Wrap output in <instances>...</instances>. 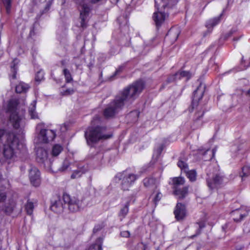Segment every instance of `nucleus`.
Masks as SVG:
<instances>
[{
    "label": "nucleus",
    "mask_w": 250,
    "mask_h": 250,
    "mask_svg": "<svg viewBox=\"0 0 250 250\" xmlns=\"http://www.w3.org/2000/svg\"><path fill=\"white\" fill-rule=\"evenodd\" d=\"M226 225L225 226H222V229H224V230L226 228Z\"/></svg>",
    "instance_id": "nucleus-55"
},
{
    "label": "nucleus",
    "mask_w": 250,
    "mask_h": 250,
    "mask_svg": "<svg viewBox=\"0 0 250 250\" xmlns=\"http://www.w3.org/2000/svg\"><path fill=\"white\" fill-rule=\"evenodd\" d=\"M123 67L120 66L114 72V73L110 76V79L111 80H113L115 79V77L116 75L119 74L123 71Z\"/></svg>",
    "instance_id": "nucleus-37"
},
{
    "label": "nucleus",
    "mask_w": 250,
    "mask_h": 250,
    "mask_svg": "<svg viewBox=\"0 0 250 250\" xmlns=\"http://www.w3.org/2000/svg\"><path fill=\"white\" fill-rule=\"evenodd\" d=\"M18 63V60L17 59H14L11 65V71L12 73V79H16V74L17 72V64Z\"/></svg>",
    "instance_id": "nucleus-23"
},
{
    "label": "nucleus",
    "mask_w": 250,
    "mask_h": 250,
    "mask_svg": "<svg viewBox=\"0 0 250 250\" xmlns=\"http://www.w3.org/2000/svg\"><path fill=\"white\" fill-rule=\"evenodd\" d=\"M164 87H165V85H163L162 86V87L161 88V89H162V88H164Z\"/></svg>",
    "instance_id": "nucleus-57"
},
{
    "label": "nucleus",
    "mask_w": 250,
    "mask_h": 250,
    "mask_svg": "<svg viewBox=\"0 0 250 250\" xmlns=\"http://www.w3.org/2000/svg\"><path fill=\"white\" fill-rule=\"evenodd\" d=\"M108 128L100 123V119L96 117L91 121V125L84 132L87 144L93 147L100 141L110 138L112 134L107 133Z\"/></svg>",
    "instance_id": "nucleus-2"
},
{
    "label": "nucleus",
    "mask_w": 250,
    "mask_h": 250,
    "mask_svg": "<svg viewBox=\"0 0 250 250\" xmlns=\"http://www.w3.org/2000/svg\"><path fill=\"white\" fill-rule=\"evenodd\" d=\"M177 165L184 172L188 169V164L183 161L179 160L177 163Z\"/></svg>",
    "instance_id": "nucleus-35"
},
{
    "label": "nucleus",
    "mask_w": 250,
    "mask_h": 250,
    "mask_svg": "<svg viewBox=\"0 0 250 250\" xmlns=\"http://www.w3.org/2000/svg\"><path fill=\"white\" fill-rule=\"evenodd\" d=\"M130 235V232L128 230L122 231L120 232V236L122 237L129 238Z\"/></svg>",
    "instance_id": "nucleus-46"
},
{
    "label": "nucleus",
    "mask_w": 250,
    "mask_h": 250,
    "mask_svg": "<svg viewBox=\"0 0 250 250\" xmlns=\"http://www.w3.org/2000/svg\"><path fill=\"white\" fill-rule=\"evenodd\" d=\"M103 239L99 237L97 240L95 244L90 248V250H102Z\"/></svg>",
    "instance_id": "nucleus-28"
},
{
    "label": "nucleus",
    "mask_w": 250,
    "mask_h": 250,
    "mask_svg": "<svg viewBox=\"0 0 250 250\" xmlns=\"http://www.w3.org/2000/svg\"><path fill=\"white\" fill-rule=\"evenodd\" d=\"M174 214L177 221L183 220L186 216V209L185 205L178 203L174 209Z\"/></svg>",
    "instance_id": "nucleus-15"
},
{
    "label": "nucleus",
    "mask_w": 250,
    "mask_h": 250,
    "mask_svg": "<svg viewBox=\"0 0 250 250\" xmlns=\"http://www.w3.org/2000/svg\"><path fill=\"white\" fill-rule=\"evenodd\" d=\"M7 112L10 113L9 121L15 129L20 126L22 117L17 112V104L15 102L10 101L7 106Z\"/></svg>",
    "instance_id": "nucleus-7"
},
{
    "label": "nucleus",
    "mask_w": 250,
    "mask_h": 250,
    "mask_svg": "<svg viewBox=\"0 0 250 250\" xmlns=\"http://www.w3.org/2000/svg\"><path fill=\"white\" fill-rule=\"evenodd\" d=\"M43 78V72L42 71H38L35 77L36 81H41Z\"/></svg>",
    "instance_id": "nucleus-38"
},
{
    "label": "nucleus",
    "mask_w": 250,
    "mask_h": 250,
    "mask_svg": "<svg viewBox=\"0 0 250 250\" xmlns=\"http://www.w3.org/2000/svg\"><path fill=\"white\" fill-rule=\"evenodd\" d=\"M63 73L64 75L66 82L70 83L72 80V78L69 70L66 68L64 69L63 70Z\"/></svg>",
    "instance_id": "nucleus-32"
},
{
    "label": "nucleus",
    "mask_w": 250,
    "mask_h": 250,
    "mask_svg": "<svg viewBox=\"0 0 250 250\" xmlns=\"http://www.w3.org/2000/svg\"><path fill=\"white\" fill-rule=\"evenodd\" d=\"M29 85L23 82H20L19 84L16 86V92L18 93L26 92L29 89Z\"/></svg>",
    "instance_id": "nucleus-20"
},
{
    "label": "nucleus",
    "mask_w": 250,
    "mask_h": 250,
    "mask_svg": "<svg viewBox=\"0 0 250 250\" xmlns=\"http://www.w3.org/2000/svg\"><path fill=\"white\" fill-rule=\"evenodd\" d=\"M53 3V0H49L45 6L44 10H43V13L47 12L50 8L51 6Z\"/></svg>",
    "instance_id": "nucleus-40"
},
{
    "label": "nucleus",
    "mask_w": 250,
    "mask_h": 250,
    "mask_svg": "<svg viewBox=\"0 0 250 250\" xmlns=\"http://www.w3.org/2000/svg\"><path fill=\"white\" fill-rule=\"evenodd\" d=\"M86 169H77L75 170L71 175L72 179H75L80 177L82 174L86 171Z\"/></svg>",
    "instance_id": "nucleus-30"
},
{
    "label": "nucleus",
    "mask_w": 250,
    "mask_h": 250,
    "mask_svg": "<svg viewBox=\"0 0 250 250\" xmlns=\"http://www.w3.org/2000/svg\"><path fill=\"white\" fill-rule=\"evenodd\" d=\"M146 246L144 243L141 242L138 243L135 248V250H146Z\"/></svg>",
    "instance_id": "nucleus-39"
},
{
    "label": "nucleus",
    "mask_w": 250,
    "mask_h": 250,
    "mask_svg": "<svg viewBox=\"0 0 250 250\" xmlns=\"http://www.w3.org/2000/svg\"><path fill=\"white\" fill-rule=\"evenodd\" d=\"M176 79H177V77L176 76V73H175L174 75H172V76L169 77L167 79V81L166 82V84H168L169 83H170L174 81Z\"/></svg>",
    "instance_id": "nucleus-44"
},
{
    "label": "nucleus",
    "mask_w": 250,
    "mask_h": 250,
    "mask_svg": "<svg viewBox=\"0 0 250 250\" xmlns=\"http://www.w3.org/2000/svg\"><path fill=\"white\" fill-rule=\"evenodd\" d=\"M4 139L3 153L4 157L10 159L15 155L20 145V140L16 134L12 131L6 132L0 127V143Z\"/></svg>",
    "instance_id": "nucleus-3"
},
{
    "label": "nucleus",
    "mask_w": 250,
    "mask_h": 250,
    "mask_svg": "<svg viewBox=\"0 0 250 250\" xmlns=\"http://www.w3.org/2000/svg\"><path fill=\"white\" fill-rule=\"evenodd\" d=\"M179 0H161V8L159 7L157 0H155V7L157 11L153 14V19L157 28L161 26L167 16V10L173 8L177 4Z\"/></svg>",
    "instance_id": "nucleus-4"
},
{
    "label": "nucleus",
    "mask_w": 250,
    "mask_h": 250,
    "mask_svg": "<svg viewBox=\"0 0 250 250\" xmlns=\"http://www.w3.org/2000/svg\"><path fill=\"white\" fill-rule=\"evenodd\" d=\"M34 208V203L30 201L29 200H28L25 205V209L26 210L27 213L28 215H31L33 213Z\"/></svg>",
    "instance_id": "nucleus-29"
},
{
    "label": "nucleus",
    "mask_w": 250,
    "mask_h": 250,
    "mask_svg": "<svg viewBox=\"0 0 250 250\" xmlns=\"http://www.w3.org/2000/svg\"><path fill=\"white\" fill-rule=\"evenodd\" d=\"M129 202H127L125 203V206L120 209L118 213V216L120 217V220L121 221H122L127 214L129 210Z\"/></svg>",
    "instance_id": "nucleus-19"
},
{
    "label": "nucleus",
    "mask_w": 250,
    "mask_h": 250,
    "mask_svg": "<svg viewBox=\"0 0 250 250\" xmlns=\"http://www.w3.org/2000/svg\"><path fill=\"white\" fill-rule=\"evenodd\" d=\"M205 111L203 110L198 111L194 116V124H198L201 118L203 116Z\"/></svg>",
    "instance_id": "nucleus-31"
},
{
    "label": "nucleus",
    "mask_w": 250,
    "mask_h": 250,
    "mask_svg": "<svg viewBox=\"0 0 250 250\" xmlns=\"http://www.w3.org/2000/svg\"><path fill=\"white\" fill-rule=\"evenodd\" d=\"M7 198V195L5 192L0 191V203L3 202Z\"/></svg>",
    "instance_id": "nucleus-43"
},
{
    "label": "nucleus",
    "mask_w": 250,
    "mask_h": 250,
    "mask_svg": "<svg viewBox=\"0 0 250 250\" xmlns=\"http://www.w3.org/2000/svg\"><path fill=\"white\" fill-rule=\"evenodd\" d=\"M56 136L53 130L40 129L38 136V143L46 144L53 141Z\"/></svg>",
    "instance_id": "nucleus-9"
},
{
    "label": "nucleus",
    "mask_w": 250,
    "mask_h": 250,
    "mask_svg": "<svg viewBox=\"0 0 250 250\" xmlns=\"http://www.w3.org/2000/svg\"><path fill=\"white\" fill-rule=\"evenodd\" d=\"M36 160L40 164H44V166L52 168V162L48 159V152L44 148L39 147L36 150Z\"/></svg>",
    "instance_id": "nucleus-11"
},
{
    "label": "nucleus",
    "mask_w": 250,
    "mask_h": 250,
    "mask_svg": "<svg viewBox=\"0 0 250 250\" xmlns=\"http://www.w3.org/2000/svg\"><path fill=\"white\" fill-rule=\"evenodd\" d=\"M138 178V176L137 175L128 172L126 170L118 172L115 176V179L117 182L121 181V188L124 191L128 190Z\"/></svg>",
    "instance_id": "nucleus-5"
},
{
    "label": "nucleus",
    "mask_w": 250,
    "mask_h": 250,
    "mask_svg": "<svg viewBox=\"0 0 250 250\" xmlns=\"http://www.w3.org/2000/svg\"><path fill=\"white\" fill-rule=\"evenodd\" d=\"M198 226L197 229L196 230V233L194 235H193L191 236V238H193L198 235H199L200 234H201L202 230L203 229H204L206 227L205 223L204 221H201L199 222H197L196 223Z\"/></svg>",
    "instance_id": "nucleus-27"
},
{
    "label": "nucleus",
    "mask_w": 250,
    "mask_h": 250,
    "mask_svg": "<svg viewBox=\"0 0 250 250\" xmlns=\"http://www.w3.org/2000/svg\"><path fill=\"white\" fill-rule=\"evenodd\" d=\"M208 151H209V149H207V151L204 152V155H205Z\"/></svg>",
    "instance_id": "nucleus-56"
},
{
    "label": "nucleus",
    "mask_w": 250,
    "mask_h": 250,
    "mask_svg": "<svg viewBox=\"0 0 250 250\" xmlns=\"http://www.w3.org/2000/svg\"><path fill=\"white\" fill-rule=\"evenodd\" d=\"M36 105V101H33L29 107V113L32 119H36L38 118V115L35 111Z\"/></svg>",
    "instance_id": "nucleus-21"
},
{
    "label": "nucleus",
    "mask_w": 250,
    "mask_h": 250,
    "mask_svg": "<svg viewBox=\"0 0 250 250\" xmlns=\"http://www.w3.org/2000/svg\"><path fill=\"white\" fill-rule=\"evenodd\" d=\"M62 200L64 203V206H67L68 210L71 212H77L83 208L84 204L83 200L79 199L76 196L64 193Z\"/></svg>",
    "instance_id": "nucleus-6"
},
{
    "label": "nucleus",
    "mask_w": 250,
    "mask_h": 250,
    "mask_svg": "<svg viewBox=\"0 0 250 250\" xmlns=\"http://www.w3.org/2000/svg\"><path fill=\"white\" fill-rule=\"evenodd\" d=\"M65 208L64 204H63L61 199L58 198L57 200L51 201L50 209L55 213H61L63 212Z\"/></svg>",
    "instance_id": "nucleus-16"
},
{
    "label": "nucleus",
    "mask_w": 250,
    "mask_h": 250,
    "mask_svg": "<svg viewBox=\"0 0 250 250\" xmlns=\"http://www.w3.org/2000/svg\"><path fill=\"white\" fill-rule=\"evenodd\" d=\"M62 150L63 147L61 145L59 144L54 145L51 151L52 156L56 157L58 156Z\"/></svg>",
    "instance_id": "nucleus-22"
},
{
    "label": "nucleus",
    "mask_w": 250,
    "mask_h": 250,
    "mask_svg": "<svg viewBox=\"0 0 250 250\" xmlns=\"http://www.w3.org/2000/svg\"><path fill=\"white\" fill-rule=\"evenodd\" d=\"M215 149H213L212 150V155L213 156L214 155V153H215Z\"/></svg>",
    "instance_id": "nucleus-54"
},
{
    "label": "nucleus",
    "mask_w": 250,
    "mask_h": 250,
    "mask_svg": "<svg viewBox=\"0 0 250 250\" xmlns=\"http://www.w3.org/2000/svg\"><path fill=\"white\" fill-rule=\"evenodd\" d=\"M68 167H69V164H68V162L64 161L63 163L62 167H60L58 169V170L60 171H63L65 170L66 169H67Z\"/></svg>",
    "instance_id": "nucleus-42"
},
{
    "label": "nucleus",
    "mask_w": 250,
    "mask_h": 250,
    "mask_svg": "<svg viewBox=\"0 0 250 250\" xmlns=\"http://www.w3.org/2000/svg\"><path fill=\"white\" fill-rule=\"evenodd\" d=\"M39 127H40V126H39V125H38V126H37V129H39Z\"/></svg>",
    "instance_id": "nucleus-58"
},
{
    "label": "nucleus",
    "mask_w": 250,
    "mask_h": 250,
    "mask_svg": "<svg viewBox=\"0 0 250 250\" xmlns=\"http://www.w3.org/2000/svg\"><path fill=\"white\" fill-rule=\"evenodd\" d=\"M236 31L235 29H231L226 35V37L229 38Z\"/></svg>",
    "instance_id": "nucleus-48"
},
{
    "label": "nucleus",
    "mask_w": 250,
    "mask_h": 250,
    "mask_svg": "<svg viewBox=\"0 0 250 250\" xmlns=\"http://www.w3.org/2000/svg\"><path fill=\"white\" fill-rule=\"evenodd\" d=\"M223 181V176L220 174H216L212 178L207 179V183L210 189H214L219 187Z\"/></svg>",
    "instance_id": "nucleus-13"
},
{
    "label": "nucleus",
    "mask_w": 250,
    "mask_h": 250,
    "mask_svg": "<svg viewBox=\"0 0 250 250\" xmlns=\"http://www.w3.org/2000/svg\"><path fill=\"white\" fill-rule=\"evenodd\" d=\"M16 207V203L13 200H9L8 202L4 205V212L7 215H10Z\"/></svg>",
    "instance_id": "nucleus-18"
},
{
    "label": "nucleus",
    "mask_w": 250,
    "mask_h": 250,
    "mask_svg": "<svg viewBox=\"0 0 250 250\" xmlns=\"http://www.w3.org/2000/svg\"><path fill=\"white\" fill-rule=\"evenodd\" d=\"M119 0H116V1L118 2Z\"/></svg>",
    "instance_id": "nucleus-60"
},
{
    "label": "nucleus",
    "mask_w": 250,
    "mask_h": 250,
    "mask_svg": "<svg viewBox=\"0 0 250 250\" xmlns=\"http://www.w3.org/2000/svg\"><path fill=\"white\" fill-rule=\"evenodd\" d=\"M34 26H33L32 27V28L31 29L30 31L29 35H30V36H32L34 35Z\"/></svg>",
    "instance_id": "nucleus-49"
},
{
    "label": "nucleus",
    "mask_w": 250,
    "mask_h": 250,
    "mask_svg": "<svg viewBox=\"0 0 250 250\" xmlns=\"http://www.w3.org/2000/svg\"><path fill=\"white\" fill-rule=\"evenodd\" d=\"M205 86L201 83L193 93L192 104L197 105L199 101L202 99L205 90Z\"/></svg>",
    "instance_id": "nucleus-14"
},
{
    "label": "nucleus",
    "mask_w": 250,
    "mask_h": 250,
    "mask_svg": "<svg viewBox=\"0 0 250 250\" xmlns=\"http://www.w3.org/2000/svg\"><path fill=\"white\" fill-rule=\"evenodd\" d=\"M239 39V38H234L233 41H237Z\"/></svg>",
    "instance_id": "nucleus-51"
},
{
    "label": "nucleus",
    "mask_w": 250,
    "mask_h": 250,
    "mask_svg": "<svg viewBox=\"0 0 250 250\" xmlns=\"http://www.w3.org/2000/svg\"><path fill=\"white\" fill-rule=\"evenodd\" d=\"M222 15L223 13L221 14L219 17L210 19L207 21L206 27L208 28V32L209 33L211 32L212 28L220 22V18Z\"/></svg>",
    "instance_id": "nucleus-17"
},
{
    "label": "nucleus",
    "mask_w": 250,
    "mask_h": 250,
    "mask_svg": "<svg viewBox=\"0 0 250 250\" xmlns=\"http://www.w3.org/2000/svg\"><path fill=\"white\" fill-rule=\"evenodd\" d=\"M199 124L200 125H202V123H199Z\"/></svg>",
    "instance_id": "nucleus-59"
},
{
    "label": "nucleus",
    "mask_w": 250,
    "mask_h": 250,
    "mask_svg": "<svg viewBox=\"0 0 250 250\" xmlns=\"http://www.w3.org/2000/svg\"><path fill=\"white\" fill-rule=\"evenodd\" d=\"M159 153H161V151H162V150H163V147H162V146H161V147L159 148Z\"/></svg>",
    "instance_id": "nucleus-52"
},
{
    "label": "nucleus",
    "mask_w": 250,
    "mask_h": 250,
    "mask_svg": "<svg viewBox=\"0 0 250 250\" xmlns=\"http://www.w3.org/2000/svg\"><path fill=\"white\" fill-rule=\"evenodd\" d=\"M162 196L163 195L160 191L157 192L155 197L153 199V202L155 204V207L157 205L158 203L160 201Z\"/></svg>",
    "instance_id": "nucleus-36"
},
{
    "label": "nucleus",
    "mask_w": 250,
    "mask_h": 250,
    "mask_svg": "<svg viewBox=\"0 0 250 250\" xmlns=\"http://www.w3.org/2000/svg\"><path fill=\"white\" fill-rule=\"evenodd\" d=\"M145 82L139 80L120 91L104 110L105 118H111L121 111L125 105H130L142 92L145 88Z\"/></svg>",
    "instance_id": "nucleus-1"
},
{
    "label": "nucleus",
    "mask_w": 250,
    "mask_h": 250,
    "mask_svg": "<svg viewBox=\"0 0 250 250\" xmlns=\"http://www.w3.org/2000/svg\"><path fill=\"white\" fill-rule=\"evenodd\" d=\"M74 93V90L73 89H67L65 90H63L61 91V94L63 96H67L71 94H72Z\"/></svg>",
    "instance_id": "nucleus-41"
},
{
    "label": "nucleus",
    "mask_w": 250,
    "mask_h": 250,
    "mask_svg": "<svg viewBox=\"0 0 250 250\" xmlns=\"http://www.w3.org/2000/svg\"><path fill=\"white\" fill-rule=\"evenodd\" d=\"M247 94L249 95H250V88L247 91Z\"/></svg>",
    "instance_id": "nucleus-53"
},
{
    "label": "nucleus",
    "mask_w": 250,
    "mask_h": 250,
    "mask_svg": "<svg viewBox=\"0 0 250 250\" xmlns=\"http://www.w3.org/2000/svg\"><path fill=\"white\" fill-rule=\"evenodd\" d=\"M250 175V166H245L242 168V172L240 174V176L242 177V180L244 179Z\"/></svg>",
    "instance_id": "nucleus-24"
},
{
    "label": "nucleus",
    "mask_w": 250,
    "mask_h": 250,
    "mask_svg": "<svg viewBox=\"0 0 250 250\" xmlns=\"http://www.w3.org/2000/svg\"><path fill=\"white\" fill-rule=\"evenodd\" d=\"M250 210V208H248L242 207L232 211L231 215L234 222H240L248 215Z\"/></svg>",
    "instance_id": "nucleus-12"
},
{
    "label": "nucleus",
    "mask_w": 250,
    "mask_h": 250,
    "mask_svg": "<svg viewBox=\"0 0 250 250\" xmlns=\"http://www.w3.org/2000/svg\"><path fill=\"white\" fill-rule=\"evenodd\" d=\"M101 229L100 227H95L93 229V232L95 233L96 232L98 231L99 230Z\"/></svg>",
    "instance_id": "nucleus-50"
},
{
    "label": "nucleus",
    "mask_w": 250,
    "mask_h": 250,
    "mask_svg": "<svg viewBox=\"0 0 250 250\" xmlns=\"http://www.w3.org/2000/svg\"><path fill=\"white\" fill-rule=\"evenodd\" d=\"M153 182V179L150 178H146L144 180V184L145 187H147L149 186L150 183Z\"/></svg>",
    "instance_id": "nucleus-45"
},
{
    "label": "nucleus",
    "mask_w": 250,
    "mask_h": 250,
    "mask_svg": "<svg viewBox=\"0 0 250 250\" xmlns=\"http://www.w3.org/2000/svg\"><path fill=\"white\" fill-rule=\"evenodd\" d=\"M12 0H2L7 13H9L11 11Z\"/></svg>",
    "instance_id": "nucleus-34"
},
{
    "label": "nucleus",
    "mask_w": 250,
    "mask_h": 250,
    "mask_svg": "<svg viewBox=\"0 0 250 250\" xmlns=\"http://www.w3.org/2000/svg\"><path fill=\"white\" fill-rule=\"evenodd\" d=\"M28 176L32 186L38 187L40 185L41 183V172L37 167L31 165L28 170Z\"/></svg>",
    "instance_id": "nucleus-10"
},
{
    "label": "nucleus",
    "mask_w": 250,
    "mask_h": 250,
    "mask_svg": "<svg viewBox=\"0 0 250 250\" xmlns=\"http://www.w3.org/2000/svg\"><path fill=\"white\" fill-rule=\"evenodd\" d=\"M68 128V125L66 123H64L61 125L60 131L61 132H65Z\"/></svg>",
    "instance_id": "nucleus-47"
},
{
    "label": "nucleus",
    "mask_w": 250,
    "mask_h": 250,
    "mask_svg": "<svg viewBox=\"0 0 250 250\" xmlns=\"http://www.w3.org/2000/svg\"><path fill=\"white\" fill-rule=\"evenodd\" d=\"M185 172L186 173V176L191 182L195 181L196 179V172L195 170L193 169L191 170H187Z\"/></svg>",
    "instance_id": "nucleus-26"
},
{
    "label": "nucleus",
    "mask_w": 250,
    "mask_h": 250,
    "mask_svg": "<svg viewBox=\"0 0 250 250\" xmlns=\"http://www.w3.org/2000/svg\"><path fill=\"white\" fill-rule=\"evenodd\" d=\"M176 76L177 77V79H178L186 77L187 80H189L191 78V75L189 71H180L176 73Z\"/></svg>",
    "instance_id": "nucleus-25"
},
{
    "label": "nucleus",
    "mask_w": 250,
    "mask_h": 250,
    "mask_svg": "<svg viewBox=\"0 0 250 250\" xmlns=\"http://www.w3.org/2000/svg\"><path fill=\"white\" fill-rule=\"evenodd\" d=\"M174 186L173 193L178 196L179 199H183L188 193V187H183L180 188L178 187L180 185H183L185 183V179L182 177H175L173 179Z\"/></svg>",
    "instance_id": "nucleus-8"
},
{
    "label": "nucleus",
    "mask_w": 250,
    "mask_h": 250,
    "mask_svg": "<svg viewBox=\"0 0 250 250\" xmlns=\"http://www.w3.org/2000/svg\"><path fill=\"white\" fill-rule=\"evenodd\" d=\"M179 32L178 31H174L172 29H170L167 32L166 37H171L174 36V41H176L178 38Z\"/></svg>",
    "instance_id": "nucleus-33"
}]
</instances>
